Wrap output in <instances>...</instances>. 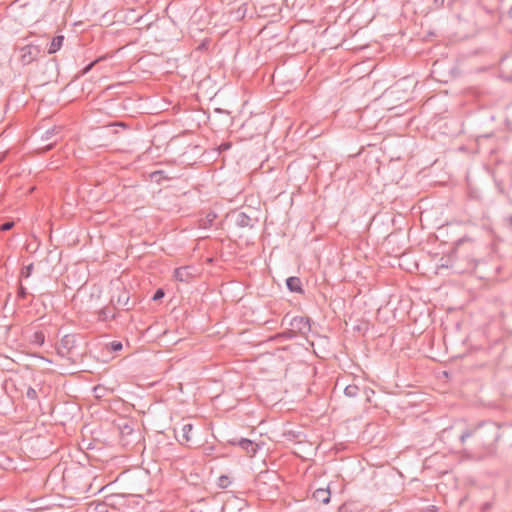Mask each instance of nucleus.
<instances>
[{
  "instance_id": "nucleus-4",
  "label": "nucleus",
  "mask_w": 512,
  "mask_h": 512,
  "mask_svg": "<svg viewBox=\"0 0 512 512\" xmlns=\"http://www.w3.org/2000/svg\"><path fill=\"white\" fill-rule=\"evenodd\" d=\"M232 443L239 445L250 454H254L257 451V445L247 438H241L237 442L233 441Z\"/></svg>"
},
{
  "instance_id": "nucleus-7",
  "label": "nucleus",
  "mask_w": 512,
  "mask_h": 512,
  "mask_svg": "<svg viewBox=\"0 0 512 512\" xmlns=\"http://www.w3.org/2000/svg\"><path fill=\"white\" fill-rule=\"evenodd\" d=\"M291 325L298 328L301 332L310 330L309 320L307 318L295 317L293 318Z\"/></svg>"
},
{
  "instance_id": "nucleus-1",
  "label": "nucleus",
  "mask_w": 512,
  "mask_h": 512,
  "mask_svg": "<svg viewBox=\"0 0 512 512\" xmlns=\"http://www.w3.org/2000/svg\"><path fill=\"white\" fill-rule=\"evenodd\" d=\"M193 267L185 266L175 269L174 277L177 281L188 282L193 276Z\"/></svg>"
},
{
  "instance_id": "nucleus-25",
  "label": "nucleus",
  "mask_w": 512,
  "mask_h": 512,
  "mask_svg": "<svg viewBox=\"0 0 512 512\" xmlns=\"http://www.w3.org/2000/svg\"><path fill=\"white\" fill-rule=\"evenodd\" d=\"M508 14H509V17H511V18H512V5H511V8L509 9Z\"/></svg>"
},
{
  "instance_id": "nucleus-17",
  "label": "nucleus",
  "mask_w": 512,
  "mask_h": 512,
  "mask_svg": "<svg viewBox=\"0 0 512 512\" xmlns=\"http://www.w3.org/2000/svg\"><path fill=\"white\" fill-rule=\"evenodd\" d=\"M471 435H472V431H470V430H467V431L463 432V433L461 434V436H460V441H461V443H464V442H465V440H466L467 438H469Z\"/></svg>"
},
{
  "instance_id": "nucleus-8",
  "label": "nucleus",
  "mask_w": 512,
  "mask_h": 512,
  "mask_svg": "<svg viewBox=\"0 0 512 512\" xmlns=\"http://www.w3.org/2000/svg\"><path fill=\"white\" fill-rule=\"evenodd\" d=\"M63 41H64V36H62V35H58V36L54 37L49 46L48 53L54 54L58 50H60V48L62 47Z\"/></svg>"
},
{
  "instance_id": "nucleus-18",
  "label": "nucleus",
  "mask_w": 512,
  "mask_h": 512,
  "mask_svg": "<svg viewBox=\"0 0 512 512\" xmlns=\"http://www.w3.org/2000/svg\"><path fill=\"white\" fill-rule=\"evenodd\" d=\"M111 348H112L113 351H119V350L122 349V344H121V342L113 341L111 343Z\"/></svg>"
},
{
  "instance_id": "nucleus-13",
  "label": "nucleus",
  "mask_w": 512,
  "mask_h": 512,
  "mask_svg": "<svg viewBox=\"0 0 512 512\" xmlns=\"http://www.w3.org/2000/svg\"><path fill=\"white\" fill-rule=\"evenodd\" d=\"M31 47L27 46L25 48H23V51H27V53H24L22 55V59L24 62H29L33 59V56H32V52H31Z\"/></svg>"
},
{
  "instance_id": "nucleus-20",
  "label": "nucleus",
  "mask_w": 512,
  "mask_h": 512,
  "mask_svg": "<svg viewBox=\"0 0 512 512\" xmlns=\"http://www.w3.org/2000/svg\"><path fill=\"white\" fill-rule=\"evenodd\" d=\"M163 296H164L163 290L158 289L153 296V300H158V299L162 298Z\"/></svg>"
},
{
  "instance_id": "nucleus-28",
  "label": "nucleus",
  "mask_w": 512,
  "mask_h": 512,
  "mask_svg": "<svg viewBox=\"0 0 512 512\" xmlns=\"http://www.w3.org/2000/svg\"><path fill=\"white\" fill-rule=\"evenodd\" d=\"M226 479H227V477H220V480L222 481V483H225Z\"/></svg>"
},
{
  "instance_id": "nucleus-19",
  "label": "nucleus",
  "mask_w": 512,
  "mask_h": 512,
  "mask_svg": "<svg viewBox=\"0 0 512 512\" xmlns=\"http://www.w3.org/2000/svg\"><path fill=\"white\" fill-rule=\"evenodd\" d=\"M56 129H57V128L48 129V130L45 132V136H44V138H45L46 140H49V139L52 137V135H54V133L56 132Z\"/></svg>"
},
{
  "instance_id": "nucleus-3",
  "label": "nucleus",
  "mask_w": 512,
  "mask_h": 512,
  "mask_svg": "<svg viewBox=\"0 0 512 512\" xmlns=\"http://www.w3.org/2000/svg\"><path fill=\"white\" fill-rule=\"evenodd\" d=\"M330 496H331V493L328 488L327 489L319 488L313 492V498L317 502H320L322 504H328L330 501Z\"/></svg>"
},
{
  "instance_id": "nucleus-11",
  "label": "nucleus",
  "mask_w": 512,
  "mask_h": 512,
  "mask_svg": "<svg viewBox=\"0 0 512 512\" xmlns=\"http://www.w3.org/2000/svg\"><path fill=\"white\" fill-rule=\"evenodd\" d=\"M45 336L42 332H35L32 336V342L42 345L44 343Z\"/></svg>"
},
{
  "instance_id": "nucleus-14",
  "label": "nucleus",
  "mask_w": 512,
  "mask_h": 512,
  "mask_svg": "<svg viewBox=\"0 0 512 512\" xmlns=\"http://www.w3.org/2000/svg\"><path fill=\"white\" fill-rule=\"evenodd\" d=\"M73 342V339L72 337L66 335L62 338L61 340V345L66 348V349H69L71 347V344Z\"/></svg>"
},
{
  "instance_id": "nucleus-15",
  "label": "nucleus",
  "mask_w": 512,
  "mask_h": 512,
  "mask_svg": "<svg viewBox=\"0 0 512 512\" xmlns=\"http://www.w3.org/2000/svg\"><path fill=\"white\" fill-rule=\"evenodd\" d=\"M14 222L13 221H8V222H5L3 223L2 225H0V231H9L10 229H12L14 227Z\"/></svg>"
},
{
  "instance_id": "nucleus-9",
  "label": "nucleus",
  "mask_w": 512,
  "mask_h": 512,
  "mask_svg": "<svg viewBox=\"0 0 512 512\" xmlns=\"http://www.w3.org/2000/svg\"><path fill=\"white\" fill-rule=\"evenodd\" d=\"M129 300H130V298H129L128 294L126 292H123L118 295L117 299L115 300V303L119 307L129 309L128 308ZM112 301L114 302V299Z\"/></svg>"
},
{
  "instance_id": "nucleus-26",
  "label": "nucleus",
  "mask_w": 512,
  "mask_h": 512,
  "mask_svg": "<svg viewBox=\"0 0 512 512\" xmlns=\"http://www.w3.org/2000/svg\"><path fill=\"white\" fill-rule=\"evenodd\" d=\"M507 220H508L509 224L512 225V216H509Z\"/></svg>"
},
{
  "instance_id": "nucleus-23",
  "label": "nucleus",
  "mask_w": 512,
  "mask_h": 512,
  "mask_svg": "<svg viewBox=\"0 0 512 512\" xmlns=\"http://www.w3.org/2000/svg\"><path fill=\"white\" fill-rule=\"evenodd\" d=\"M104 508H105L104 505H98L97 506V511L98 512H105Z\"/></svg>"
},
{
  "instance_id": "nucleus-29",
  "label": "nucleus",
  "mask_w": 512,
  "mask_h": 512,
  "mask_svg": "<svg viewBox=\"0 0 512 512\" xmlns=\"http://www.w3.org/2000/svg\"><path fill=\"white\" fill-rule=\"evenodd\" d=\"M116 125L125 127L124 123H117Z\"/></svg>"
},
{
  "instance_id": "nucleus-21",
  "label": "nucleus",
  "mask_w": 512,
  "mask_h": 512,
  "mask_svg": "<svg viewBox=\"0 0 512 512\" xmlns=\"http://www.w3.org/2000/svg\"><path fill=\"white\" fill-rule=\"evenodd\" d=\"M27 292H26V289L21 286L20 289H19V296L24 298L26 296Z\"/></svg>"
},
{
  "instance_id": "nucleus-5",
  "label": "nucleus",
  "mask_w": 512,
  "mask_h": 512,
  "mask_svg": "<svg viewBox=\"0 0 512 512\" xmlns=\"http://www.w3.org/2000/svg\"><path fill=\"white\" fill-rule=\"evenodd\" d=\"M193 430L192 424H184L181 429V436L178 438V441L181 444H188L191 441V432Z\"/></svg>"
},
{
  "instance_id": "nucleus-22",
  "label": "nucleus",
  "mask_w": 512,
  "mask_h": 512,
  "mask_svg": "<svg viewBox=\"0 0 512 512\" xmlns=\"http://www.w3.org/2000/svg\"><path fill=\"white\" fill-rule=\"evenodd\" d=\"M95 62L90 63L88 66L85 67L83 73H87L94 65Z\"/></svg>"
},
{
  "instance_id": "nucleus-6",
  "label": "nucleus",
  "mask_w": 512,
  "mask_h": 512,
  "mask_svg": "<svg viewBox=\"0 0 512 512\" xmlns=\"http://www.w3.org/2000/svg\"><path fill=\"white\" fill-rule=\"evenodd\" d=\"M286 286L291 292L302 293L301 280L298 277H289L286 280Z\"/></svg>"
},
{
  "instance_id": "nucleus-10",
  "label": "nucleus",
  "mask_w": 512,
  "mask_h": 512,
  "mask_svg": "<svg viewBox=\"0 0 512 512\" xmlns=\"http://www.w3.org/2000/svg\"><path fill=\"white\" fill-rule=\"evenodd\" d=\"M359 392V387L357 385L351 384L347 385L344 389V394L348 397H356Z\"/></svg>"
},
{
  "instance_id": "nucleus-16",
  "label": "nucleus",
  "mask_w": 512,
  "mask_h": 512,
  "mask_svg": "<svg viewBox=\"0 0 512 512\" xmlns=\"http://www.w3.org/2000/svg\"><path fill=\"white\" fill-rule=\"evenodd\" d=\"M26 395L28 398L30 399H35L37 397V393H36V390L33 389V388H28L27 392H26Z\"/></svg>"
},
{
  "instance_id": "nucleus-12",
  "label": "nucleus",
  "mask_w": 512,
  "mask_h": 512,
  "mask_svg": "<svg viewBox=\"0 0 512 512\" xmlns=\"http://www.w3.org/2000/svg\"><path fill=\"white\" fill-rule=\"evenodd\" d=\"M33 264H29L25 267H23V269L21 270V276L24 277V278H29L33 272Z\"/></svg>"
},
{
  "instance_id": "nucleus-2",
  "label": "nucleus",
  "mask_w": 512,
  "mask_h": 512,
  "mask_svg": "<svg viewBox=\"0 0 512 512\" xmlns=\"http://www.w3.org/2000/svg\"><path fill=\"white\" fill-rule=\"evenodd\" d=\"M235 224L239 227H252L253 219L244 212H238L234 215Z\"/></svg>"
},
{
  "instance_id": "nucleus-24",
  "label": "nucleus",
  "mask_w": 512,
  "mask_h": 512,
  "mask_svg": "<svg viewBox=\"0 0 512 512\" xmlns=\"http://www.w3.org/2000/svg\"><path fill=\"white\" fill-rule=\"evenodd\" d=\"M490 508V504L489 503H485L483 506H482V510L483 511H486Z\"/></svg>"
},
{
  "instance_id": "nucleus-27",
  "label": "nucleus",
  "mask_w": 512,
  "mask_h": 512,
  "mask_svg": "<svg viewBox=\"0 0 512 512\" xmlns=\"http://www.w3.org/2000/svg\"><path fill=\"white\" fill-rule=\"evenodd\" d=\"M226 479H227V477H220V480L222 481V483H225Z\"/></svg>"
}]
</instances>
